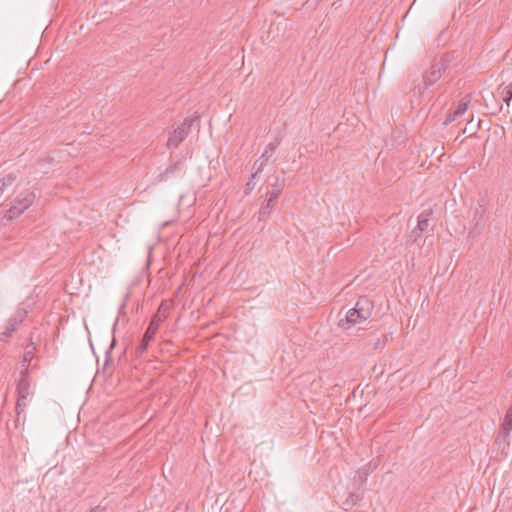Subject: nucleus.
<instances>
[{"label": "nucleus", "mask_w": 512, "mask_h": 512, "mask_svg": "<svg viewBox=\"0 0 512 512\" xmlns=\"http://www.w3.org/2000/svg\"><path fill=\"white\" fill-rule=\"evenodd\" d=\"M169 315V306L162 302L157 310V312L152 316L151 321L139 343V345L136 348V354L138 356L142 355L144 352H146L150 341L155 336L159 325L168 317Z\"/></svg>", "instance_id": "nucleus-1"}, {"label": "nucleus", "mask_w": 512, "mask_h": 512, "mask_svg": "<svg viewBox=\"0 0 512 512\" xmlns=\"http://www.w3.org/2000/svg\"><path fill=\"white\" fill-rule=\"evenodd\" d=\"M447 67L448 60L445 58L433 63L430 68L423 73L422 84L414 87L413 95L421 98L424 95L425 90L434 85L441 78Z\"/></svg>", "instance_id": "nucleus-2"}, {"label": "nucleus", "mask_w": 512, "mask_h": 512, "mask_svg": "<svg viewBox=\"0 0 512 512\" xmlns=\"http://www.w3.org/2000/svg\"><path fill=\"white\" fill-rule=\"evenodd\" d=\"M17 403H16V413H17V421L20 420L23 415V420L25 419L24 409L27 406V399L29 396L33 395L31 390V379L29 376V371L27 368L23 369L20 372V377L17 381Z\"/></svg>", "instance_id": "nucleus-3"}, {"label": "nucleus", "mask_w": 512, "mask_h": 512, "mask_svg": "<svg viewBox=\"0 0 512 512\" xmlns=\"http://www.w3.org/2000/svg\"><path fill=\"white\" fill-rule=\"evenodd\" d=\"M35 200V194L26 190L21 192L15 199L14 204L8 210V218L13 219L20 216L27 208H29Z\"/></svg>", "instance_id": "nucleus-4"}, {"label": "nucleus", "mask_w": 512, "mask_h": 512, "mask_svg": "<svg viewBox=\"0 0 512 512\" xmlns=\"http://www.w3.org/2000/svg\"><path fill=\"white\" fill-rule=\"evenodd\" d=\"M194 118H185L184 121L170 134L167 146L169 148H177L179 144L188 136Z\"/></svg>", "instance_id": "nucleus-5"}, {"label": "nucleus", "mask_w": 512, "mask_h": 512, "mask_svg": "<svg viewBox=\"0 0 512 512\" xmlns=\"http://www.w3.org/2000/svg\"><path fill=\"white\" fill-rule=\"evenodd\" d=\"M27 310L24 307H18L12 317L8 320L7 326L3 335L5 337H11L12 333L17 329L18 325L23 322L27 316Z\"/></svg>", "instance_id": "nucleus-6"}, {"label": "nucleus", "mask_w": 512, "mask_h": 512, "mask_svg": "<svg viewBox=\"0 0 512 512\" xmlns=\"http://www.w3.org/2000/svg\"><path fill=\"white\" fill-rule=\"evenodd\" d=\"M511 430H512V404L508 408V410L504 416L503 422L501 423V426H500V429H499V432H498V435L496 438V443H499L502 440L504 443L509 444L508 438L510 436Z\"/></svg>", "instance_id": "nucleus-7"}, {"label": "nucleus", "mask_w": 512, "mask_h": 512, "mask_svg": "<svg viewBox=\"0 0 512 512\" xmlns=\"http://www.w3.org/2000/svg\"><path fill=\"white\" fill-rule=\"evenodd\" d=\"M354 308L359 311L360 319L364 321L371 316L374 305L368 297L362 296L358 299Z\"/></svg>", "instance_id": "nucleus-8"}, {"label": "nucleus", "mask_w": 512, "mask_h": 512, "mask_svg": "<svg viewBox=\"0 0 512 512\" xmlns=\"http://www.w3.org/2000/svg\"><path fill=\"white\" fill-rule=\"evenodd\" d=\"M469 104L470 99L468 97L462 98L458 103L456 109L447 115L444 121V125H448L454 122L458 117L462 116L467 111Z\"/></svg>", "instance_id": "nucleus-9"}, {"label": "nucleus", "mask_w": 512, "mask_h": 512, "mask_svg": "<svg viewBox=\"0 0 512 512\" xmlns=\"http://www.w3.org/2000/svg\"><path fill=\"white\" fill-rule=\"evenodd\" d=\"M273 179L274 181L269 183L268 190L266 192V196L269 198V202L276 201L284 187L283 180L281 181L278 176H274Z\"/></svg>", "instance_id": "nucleus-10"}, {"label": "nucleus", "mask_w": 512, "mask_h": 512, "mask_svg": "<svg viewBox=\"0 0 512 512\" xmlns=\"http://www.w3.org/2000/svg\"><path fill=\"white\" fill-rule=\"evenodd\" d=\"M363 320L360 319L359 311L355 308L350 309L344 319H340L338 325L343 329H348L350 325L361 323Z\"/></svg>", "instance_id": "nucleus-11"}, {"label": "nucleus", "mask_w": 512, "mask_h": 512, "mask_svg": "<svg viewBox=\"0 0 512 512\" xmlns=\"http://www.w3.org/2000/svg\"><path fill=\"white\" fill-rule=\"evenodd\" d=\"M386 343L387 336L384 334L371 333L366 339V345L370 346L373 350H382Z\"/></svg>", "instance_id": "nucleus-12"}, {"label": "nucleus", "mask_w": 512, "mask_h": 512, "mask_svg": "<svg viewBox=\"0 0 512 512\" xmlns=\"http://www.w3.org/2000/svg\"><path fill=\"white\" fill-rule=\"evenodd\" d=\"M432 213L431 209H426L419 214L417 218V227L420 232H424L428 229Z\"/></svg>", "instance_id": "nucleus-13"}, {"label": "nucleus", "mask_w": 512, "mask_h": 512, "mask_svg": "<svg viewBox=\"0 0 512 512\" xmlns=\"http://www.w3.org/2000/svg\"><path fill=\"white\" fill-rule=\"evenodd\" d=\"M273 210V202H269V198L266 199V204L263 205L258 213L259 221H266Z\"/></svg>", "instance_id": "nucleus-14"}, {"label": "nucleus", "mask_w": 512, "mask_h": 512, "mask_svg": "<svg viewBox=\"0 0 512 512\" xmlns=\"http://www.w3.org/2000/svg\"><path fill=\"white\" fill-rule=\"evenodd\" d=\"M361 497L358 494L350 493L348 497L343 501V509L349 510L354 507L359 501Z\"/></svg>", "instance_id": "nucleus-15"}, {"label": "nucleus", "mask_w": 512, "mask_h": 512, "mask_svg": "<svg viewBox=\"0 0 512 512\" xmlns=\"http://www.w3.org/2000/svg\"><path fill=\"white\" fill-rule=\"evenodd\" d=\"M500 97L502 101L506 104L507 108L510 106V102L512 100V87H500Z\"/></svg>", "instance_id": "nucleus-16"}, {"label": "nucleus", "mask_w": 512, "mask_h": 512, "mask_svg": "<svg viewBox=\"0 0 512 512\" xmlns=\"http://www.w3.org/2000/svg\"><path fill=\"white\" fill-rule=\"evenodd\" d=\"M15 180V176L12 174L7 175L6 177L0 179V188L4 192L7 186H11Z\"/></svg>", "instance_id": "nucleus-17"}, {"label": "nucleus", "mask_w": 512, "mask_h": 512, "mask_svg": "<svg viewBox=\"0 0 512 512\" xmlns=\"http://www.w3.org/2000/svg\"><path fill=\"white\" fill-rule=\"evenodd\" d=\"M263 166H264V160L261 161L259 158L254 162L253 164V169L255 170L254 173H256V175H258L259 173L262 172L263 170Z\"/></svg>", "instance_id": "nucleus-18"}, {"label": "nucleus", "mask_w": 512, "mask_h": 512, "mask_svg": "<svg viewBox=\"0 0 512 512\" xmlns=\"http://www.w3.org/2000/svg\"><path fill=\"white\" fill-rule=\"evenodd\" d=\"M256 176H257L256 173L252 174L251 178L249 179V181L246 184V190L251 191L254 189V187L256 185V181H255Z\"/></svg>", "instance_id": "nucleus-19"}, {"label": "nucleus", "mask_w": 512, "mask_h": 512, "mask_svg": "<svg viewBox=\"0 0 512 512\" xmlns=\"http://www.w3.org/2000/svg\"><path fill=\"white\" fill-rule=\"evenodd\" d=\"M278 145H279L278 141L269 143L265 150H268V153L272 154L276 150Z\"/></svg>", "instance_id": "nucleus-20"}, {"label": "nucleus", "mask_w": 512, "mask_h": 512, "mask_svg": "<svg viewBox=\"0 0 512 512\" xmlns=\"http://www.w3.org/2000/svg\"><path fill=\"white\" fill-rule=\"evenodd\" d=\"M422 232H420L418 230V227H416L415 229H413L410 233V238L413 240V241H416L418 239V237H420Z\"/></svg>", "instance_id": "nucleus-21"}, {"label": "nucleus", "mask_w": 512, "mask_h": 512, "mask_svg": "<svg viewBox=\"0 0 512 512\" xmlns=\"http://www.w3.org/2000/svg\"><path fill=\"white\" fill-rule=\"evenodd\" d=\"M270 157H271V154H270V153H268V150H265V151L262 153V155L259 157V159H260L261 161H263V160H264V163H265L266 161H268V159H269Z\"/></svg>", "instance_id": "nucleus-22"}, {"label": "nucleus", "mask_w": 512, "mask_h": 512, "mask_svg": "<svg viewBox=\"0 0 512 512\" xmlns=\"http://www.w3.org/2000/svg\"><path fill=\"white\" fill-rule=\"evenodd\" d=\"M115 343H116V341H115V339H113V340H112V342H111V344H110V347H109L108 351L106 352V357H109L110 351H111V350L113 349V347L115 346ZM108 362H109V359H108V358H106V363H105V364L107 365V364H108Z\"/></svg>", "instance_id": "nucleus-23"}, {"label": "nucleus", "mask_w": 512, "mask_h": 512, "mask_svg": "<svg viewBox=\"0 0 512 512\" xmlns=\"http://www.w3.org/2000/svg\"><path fill=\"white\" fill-rule=\"evenodd\" d=\"M96 509H97V508H92V509L90 510V512H95V510H96Z\"/></svg>", "instance_id": "nucleus-24"}, {"label": "nucleus", "mask_w": 512, "mask_h": 512, "mask_svg": "<svg viewBox=\"0 0 512 512\" xmlns=\"http://www.w3.org/2000/svg\"><path fill=\"white\" fill-rule=\"evenodd\" d=\"M507 87H512V82L507 85Z\"/></svg>", "instance_id": "nucleus-25"}, {"label": "nucleus", "mask_w": 512, "mask_h": 512, "mask_svg": "<svg viewBox=\"0 0 512 512\" xmlns=\"http://www.w3.org/2000/svg\"><path fill=\"white\" fill-rule=\"evenodd\" d=\"M173 512H176V510H175V511H173Z\"/></svg>", "instance_id": "nucleus-26"}]
</instances>
